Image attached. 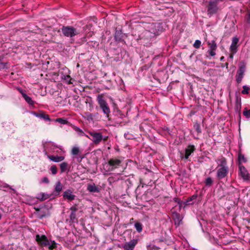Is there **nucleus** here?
<instances>
[{
  "label": "nucleus",
  "mask_w": 250,
  "mask_h": 250,
  "mask_svg": "<svg viewBox=\"0 0 250 250\" xmlns=\"http://www.w3.org/2000/svg\"><path fill=\"white\" fill-rule=\"evenodd\" d=\"M201 44V42L200 40H197L193 44V47L196 49H198L200 47Z\"/></svg>",
  "instance_id": "a19ab883"
},
{
  "label": "nucleus",
  "mask_w": 250,
  "mask_h": 250,
  "mask_svg": "<svg viewBox=\"0 0 250 250\" xmlns=\"http://www.w3.org/2000/svg\"><path fill=\"white\" fill-rule=\"evenodd\" d=\"M157 240L158 242H165V241H166V239L165 238L163 237L161 238L157 239Z\"/></svg>",
  "instance_id": "8fccbe9b"
},
{
  "label": "nucleus",
  "mask_w": 250,
  "mask_h": 250,
  "mask_svg": "<svg viewBox=\"0 0 250 250\" xmlns=\"http://www.w3.org/2000/svg\"><path fill=\"white\" fill-rule=\"evenodd\" d=\"M154 37L147 30H144L141 35L139 36L137 41L138 42L147 47L150 46L153 41Z\"/></svg>",
  "instance_id": "f257e3e1"
},
{
  "label": "nucleus",
  "mask_w": 250,
  "mask_h": 250,
  "mask_svg": "<svg viewBox=\"0 0 250 250\" xmlns=\"http://www.w3.org/2000/svg\"><path fill=\"white\" fill-rule=\"evenodd\" d=\"M119 180V178L117 176H110L107 179V181L110 185H111L114 182L118 181Z\"/></svg>",
  "instance_id": "7c9ffc66"
},
{
  "label": "nucleus",
  "mask_w": 250,
  "mask_h": 250,
  "mask_svg": "<svg viewBox=\"0 0 250 250\" xmlns=\"http://www.w3.org/2000/svg\"><path fill=\"white\" fill-rule=\"evenodd\" d=\"M216 162L218 163V167H228L227 166V160L225 157L223 156H221L220 158H218L216 160Z\"/></svg>",
  "instance_id": "4be33fe9"
},
{
  "label": "nucleus",
  "mask_w": 250,
  "mask_h": 250,
  "mask_svg": "<svg viewBox=\"0 0 250 250\" xmlns=\"http://www.w3.org/2000/svg\"><path fill=\"white\" fill-rule=\"evenodd\" d=\"M172 217L174 221L175 225L179 226L182 220V216L176 211H173L172 212Z\"/></svg>",
  "instance_id": "a211bd4d"
},
{
  "label": "nucleus",
  "mask_w": 250,
  "mask_h": 250,
  "mask_svg": "<svg viewBox=\"0 0 250 250\" xmlns=\"http://www.w3.org/2000/svg\"><path fill=\"white\" fill-rule=\"evenodd\" d=\"M164 129L166 130H167V131L169 130V129H168V128L167 127H166V128H164Z\"/></svg>",
  "instance_id": "680f3d73"
},
{
  "label": "nucleus",
  "mask_w": 250,
  "mask_h": 250,
  "mask_svg": "<svg viewBox=\"0 0 250 250\" xmlns=\"http://www.w3.org/2000/svg\"><path fill=\"white\" fill-rule=\"evenodd\" d=\"M243 115L246 116V118H250V109H247L246 107L243 111Z\"/></svg>",
  "instance_id": "79ce46f5"
},
{
  "label": "nucleus",
  "mask_w": 250,
  "mask_h": 250,
  "mask_svg": "<svg viewBox=\"0 0 250 250\" xmlns=\"http://www.w3.org/2000/svg\"><path fill=\"white\" fill-rule=\"evenodd\" d=\"M205 183L207 186L210 187L213 183V181H212L211 178L209 177H208L207 178H206V179L205 181Z\"/></svg>",
  "instance_id": "c9c22d12"
},
{
  "label": "nucleus",
  "mask_w": 250,
  "mask_h": 250,
  "mask_svg": "<svg viewBox=\"0 0 250 250\" xmlns=\"http://www.w3.org/2000/svg\"><path fill=\"white\" fill-rule=\"evenodd\" d=\"M239 42V39L237 37H234L232 39L231 44L230 46V51L233 54H235L237 51V43Z\"/></svg>",
  "instance_id": "6ab92c4d"
},
{
  "label": "nucleus",
  "mask_w": 250,
  "mask_h": 250,
  "mask_svg": "<svg viewBox=\"0 0 250 250\" xmlns=\"http://www.w3.org/2000/svg\"><path fill=\"white\" fill-rule=\"evenodd\" d=\"M21 93V94L22 97L24 98L25 101L30 105H33L35 104V102L31 97L27 95L25 93H24L22 90L20 91Z\"/></svg>",
  "instance_id": "393cba45"
},
{
  "label": "nucleus",
  "mask_w": 250,
  "mask_h": 250,
  "mask_svg": "<svg viewBox=\"0 0 250 250\" xmlns=\"http://www.w3.org/2000/svg\"><path fill=\"white\" fill-rule=\"evenodd\" d=\"M115 40L116 41L121 42H123V34L121 30H116L115 34Z\"/></svg>",
  "instance_id": "b1692460"
},
{
  "label": "nucleus",
  "mask_w": 250,
  "mask_h": 250,
  "mask_svg": "<svg viewBox=\"0 0 250 250\" xmlns=\"http://www.w3.org/2000/svg\"><path fill=\"white\" fill-rule=\"evenodd\" d=\"M151 33L154 37L159 35L163 31L162 24L160 22L152 23L149 27V30H147Z\"/></svg>",
  "instance_id": "423d86ee"
},
{
  "label": "nucleus",
  "mask_w": 250,
  "mask_h": 250,
  "mask_svg": "<svg viewBox=\"0 0 250 250\" xmlns=\"http://www.w3.org/2000/svg\"><path fill=\"white\" fill-rule=\"evenodd\" d=\"M5 67V64L4 62H0V69H3Z\"/></svg>",
  "instance_id": "09e8293b"
},
{
  "label": "nucleus",
  "mask_w": 250,
  "mask_h": 250,
  "mask_svg": "<svg viewBox=\"0 0 250 250\" xmlns=\"http://www.w3.org/2000/svg\"><path fill=\"white\" fill-rule=\"evenodd\" d=\"M238 165L239 164L242 165V163H246L247 162V160L246 158H245L244 154H243L241 152V150L240 149L238 151Z\"/></svg>",
  "instance_id": "cd10ccee"
},
{
  "label": "nucleus",
  "mask_w": 250,
  "mask_h": 250,
  "mask_svg": "<svg viewBox=\"0 0 250 250\" xmlns=\"http://www.w3.org/2000/svg\"><path fill=\"white\" fill-rule=\"evenodd\" d=\"M126 183H128L130 185H132V181H131V180L130 179V178H128V179L126 180Z\"/></svg>",
  "instance_id": "3c124183"
},
{
  "label": "nucleus",
  "mask_w": 250,
  "mask_h": 250,
  "mask_svg": "<svg viewBox=\"0 0 250 250\" xmlns=\"http://www.w3.org/2000/svg\"><path fill=\"white\" fill-rule=\"evenodd\" d=\"M60 167L61 173L66 171L67 170L69 171V169L70 168L68 164L66 162H63L60 164Z\"/></svg>",
  "instance_id": "bb28decb"
},
{
  "label": "nucleus",
  "mask_w": 250,
  "mask_h": 250,
  "mask_svg": "<svg viewBox=\"0 0 250 250\" xmlns=\"http://www.w3.org/2000/svg\"><path fill=\"white\" fill-rule=\"evenodd\" d=\"M89 134L90 136V138H89L93 143L96 145H99L103 139H104V137L102 135V134L100 132H98L96 131H92L89 132Z\"/></svg>",
  "instance_id": "1a4fd4ad"
},
{
  "label": "nucleus",
  "mask_w": 250,
  "mask_h": 250,
  "mask_svg": "<svg viewBox=\"0 0 250 250\" xmlns=\"http://www.w3.org/2000/svg\"><path fill=\"white\" fill-rule=\"evenodd\" d=\"M42 182L43 183L48 184L49 183V180L47 177H44L42 179Z\"/></svg>",
  "instance_id": "49530a36"
},
{
  "label": "nucleus",
  "mask_w": 250,
  "mask_h": 250,
  "mask_svg": "<svg viewBox=\"0 0 250 250\" xmlns=\"http://www.w3.org/2000/svg\"><path fill=\"white\" fill-rule=\"evenodd\" d=\"M62 195L64 199H67L69 201L74 200L76 197L75 195L72 194V191L70 189H67L65 191Z\"/></svg>",
  "instance_id": "412c9836"
},
{
  "label": "nucleus",
  "mask_w": 250,
  "mask_h": 250,
  "mask_svg": "<svg viewBox=\"0 0 250 250\" xmlns=\"http://www.w3.org/2000/svg\"><path fill=\"white\" fill-rule=\"evenodd\" d=\"M62 35L66 37L72 39L75 36L80 34V31L72 26L63 25L61 28Z\"/></svg>",
  "instance_id": "f03ea898"
},
{
  "label": "nucleus",
  "mask_w": 250,
  "mask_h": 250,
  "mask_svg": "<svg viewBox=\"0 0 250 250\" xmlns=\"http://www.w3.org/2000/svg\"><path fill=\"white\" fill-rule=\"evenodd\" d=\"M107 138H108L107 137H104V139H103V140L104 142H105V141H107Z\"/></svg>",
  "instance_id": "5fc2aeb1"
},
{
  "label": "nucleus",
  "mask_w": 250,
  "mask_h": 250,
  "mask_svg": "<svg viewBox=\"0 0 250 250\" xmlns=\"http://www.w3.org/2000/svg\"><path fill=\"white\" fill-rule=\"evenodd\" d=\"M207 44L209 47L207 53H208L209 55H207L206 57L210 59V57L214 56L216 55L215 51L217 49V44L214 40H212L211 42L208 41Z\"/></svg>",
  "instance_id": "9d476101"
},
{
  "label": "nucleus",
  "mask_w": 250,
  "mask_h": 250,
  "mask_svg": "<svg viewBox=\"0 0 250 250\" xmlns=\"http://www.w3.org/2000/svg\"><path fill=\"white\" fill-rule=\"evenodd\" d=\"M4 187H5V188H10V189H11L12 190H14L11 187H10L8 185H6V186H4Z\"/></svg>",
  "instance_id": "6e6d98bb"
},
{
  "label": "nucleus",
  "mask_w": 250,
  "mask_h": 250,
  "mask_svg": "<svg viewBox=\"0 0 250 250\" xmlns=\"http://www.w3.org/2000/svg\"><path fill=\"white\" fill-rule=\"evenodd\" d=\"M55 122H58V123H60L61 124H63V125H65V124H67L68 123V122L67 120L63 119L62 118H57L55 120Z\"/></svg>",
  "instance_id": "f704fd0d"
},
{
  "label": "nucleus",
  "mask_w": 250,
  "mask_h": 250,
  "mask_svg": "<svg viewBox=\"0 0 250 250\" xmlns=\"http://www.w3.org/2000/svg\"><path fill=\"white\" fill-rule=\"evenodd\" d=\"M126 135H127V134H126V133H125V134H124V136H125V138H127V139H129V138H128L127 137H126Z\"/></svg>",
  "instance_id": "bf43d9fd"
},
{
  "label": "nucleus",
  "mask_w": 250,
  "mask_h": 250,
  "mask_svg": "<svg viewBox=\"0 0 250 250\" xmlns=\"http://www.w3.org/2000/svg\"><path fill=\"white\" fill-rule=\"evenodd\" d=\"M234 54H233L232 52H231V54H230L229 57L231 58H233Z\"/></svg>",
  "instance_id": "13d9d810"
},
{
  "label": "nucleus",
  "mask_w": 250,
  "mask_h": 250,
  "mask_svg": "<svg viewBox=\"0 0 250 250\" xmlns=\"http://www.w3.org/2000/svg\"><path fill=\"white\" fill-rule=\"evenodd\" d=\"M138 242V239H133L130 241L126 242L123 246V248L125 250H133Z\"/></svg>",
  "instance_id": "4468645a"
},
{
  "label": "nucleus",
  "mask_w": 250,
  "mask_h": 250,
  "mask_svg": "<svg viewBox=\"0 0 250 250\" xmlns=\"http://www.w3.org/2000/svg\"><path fill=\"white\" fill-rule=\"evenodd\" d=\"M87 189L90 192L98 193L101 191V188L96 187L94 184L88 185Z\"/></svg>",
  "instance_id": "5701e85b"
},
{
  "label": "nucleus",
  "mask_w": 250,
  "mask_h": 250,
  "mask_svg": "<svg viewBox=\"0 0 250 250\" xmlns=\"http://www.w3.org/2000/svg\"><path fill=\"white\" fill-rule=\"evenodd\" d=\"M218 2L217 0H210L208 2L207 6V13L209 17H211L217 13L218 9Z\"/></svg>",
  "instance_id": "0eeeda50"
},
{
  "label": "nucleus",
  "mask_w": 250,
  "mask_h": 250,
  "mask_svg": "<svg viewBox=\"0 0 250 250\" xmlns=\"http://www.w3.org/2000/svg\"><path fill=\"white\" fill-rule=\"evenodd\" d=\"M135 228L136 230L138 232H141L143 230V225L142 224L139 222H136L134 225Z\"/></svg>",
  "instance_id": "473e14b6"
},
{
  "label": "nucleus",
  "mask_w": 250,
  "mask_h": 250,
  "mask_svg": "<svg viewBox=\"0 0 250 250\" xmlns=\"http://www.w3.org/2000/svg\"><path fill=\"white\" fill-rule=\"evenodd\" d=\"M224 59H225V58L224 56H222L221 58H220V61H224Z\"/></svg>",
  "instance_id": "4d7b16f0"
},
{
  "label": "nucleus",
  "mask_w": 250,
  "mask_h": 250,
  "mask_svg": "<svg viewBox=\"0 0 250 250\" xmlns=\"http://www.w3.org/2000/svg\"><path fill=\"white\" fill-rule=\"evenodd\" d=\"M122 161L117 158H113L108 160L105 165L107 172L111 171L122 166Z\"/></svg>",
  "instance_id": "39448f33"
},
{
  "label": "nucleus",
  "mask_w": 250,
  "mask_h": 250,
  "mask_svg": "<svg viewBox=\"0 0 250 250\" xmlns=\"http://www.w3.org/2000/svg\"><path fill=\"white\" fill-rule=\"evenodd\" d=\"M49 197L50 196L48 194H45L44 193H42L38 194V196L37 198L38 200L41 201H43L49 198Z\"/></svg>",
  "instance_id": "c756f323"
},
{
  "label": "nucleus",
  "mask_w": 250,
  "mask_h": 250,
  "mask_svg": "<svg viewBox=\"0 0 250 250\" xmlns=\"http://www.w3.org/2000/svg\"><path fill=\"white\" fill-rule=\"evenodd\" d=\"M80 152L79 148L77 147H73L71 150V153L74 155H78Z\"/></svg>",
  "instance_id": "ea45409f"
},
{
  "label": "nucleus",
  "mask_w": 250,
  "mask_h": 250,
  "mask_svg": "<svg viewBox=\"0 0 250 250\" xmlns=\"http://www.w3.org/2000/svg\"><path fill=\"white\" fill-rule=\"evenodd\" d=\"M243 90L241 91L242 94H248L249 93V90L250 89V87L247 86V85H244L243 86Z\"/></svg>",
  "instance_id": "4c0bfd02"
},
{
  "label": "nucleus",
  "mask_w": 250,
  "mask_h": 250,
  "mask_svg": "<svg viewBox=\"0 0 250 250\" xmlns=\"http://www.w3.org/2000/svg\"><path fill=\"white\" fill-rule=\"evenodd\" d=\"M197 197V194H194L190 197L188 198L185 202H184V206H187L188 205H191L193 204V202L191 203L192 201L195 200Z\"/></svg>",
  "instance_id": "c85d7f7f"
},
{
  "label": "nucleus",
  "mask_w": 250,
  "mask_h": 250,
  "mask_svg": "<svg viewBox=\"0 0 250 250\" xmlns=\"http://www.w3.org/2000/svg\"><path fill=\"white\" fill-rule=\"evenodd\" d=\"M84 157V156H81L80 157H78V162H81L82 161V160Z\"/></svg>",
  "instance_id": "603ef678"
},
{
  "label": "nucleus",
  "mask_w": 250,
  "mask_h": 250,
  "mask_svg": "<svg viewBox=\"0 0 250 250\" xmlns=\"http://www.w3.org/2000/svg\"><path fill=\"white\" fill-rule=\"evenodd\" d=\"M125 232H129L130 233H131V231L129 230H126Z\"/></svg>",
  "instance_id": "052dcab7"
},
{
  "label": "nucleus",
  "mask_w": 250,
  "mask_h": 250,
  "mask_svg": "<svg viewBox=\"0 0 250 250\" xmlns=\"http://www.w3.org/2000/svg\"><path fill=\"white\" fill-rule=\"evenodd\" d=\"M31 113L35 115L36 117H38L40 119H42L44 121H50L51 119L48 114H46L44 112L40 111L39 113L35 111H32Z\"/></svg>",
  "instance_id": "f3484780"
},
{
  "label": "nucleus",
  "mask_w": 250,
  "mask_h": 250,
  "mask_svg": "<svg viewBox=\"0 0 250 250\" xmlns=\"http://www.w3.org/2000/svg\"><path fill=\"white\" fill-rule=\"evenodd\" d=\"M241 98L238 95L235 96V105L234 110L235 112L238 114L239 117L241 118Z\"/></svg>",
  "instance_id": "ddd939ff"
},
{
  "label": "nucleus",
  "mask_w": 250,
  "mask_h": 250,
  "mask_svg": "<svg viewBox=\"0 0 250 250\" xmlns=\"http://www.w3.org/2000/svg\"><path fill=\"white\" fill-rule=\"evenodd\" d=\"M228 63H226V66H228Z\"/></svg>",
  "instance_id": "e2e57ef3"
},
{
  "label": "nucleus",
  "mask_w": 250,
  "mask_h": 250,
  "mask_svg": "<svg viewBox=\"0 0 250 250\" xmlns=\"http://www.w3.org/2000/svg\"><path fill=\"white\" fill-rule=\"evenodd\" d=\"M229 173L228 167H222L218 169L216 177L218 179L220 180L227 176Z\"/></svg>",
  "instance_id": "f8f14e48"
},
{
  "label": "nucleus",
  "mask_w": 250,
  "mask_h": 250,
  "mask_svg": "<svg viewBox=\"0 0 250 250\" xmlns=\"http://www.w3.org/2000/svg\"><path fill=\"white\" fill-rule=\"evenodd\" d=\"M239 170L241 177L244 180H248L250 178V175L245 167L242 165H239Z\"/></svg>",
  "instance_id": "2eb2a0df"
},
{
  "label": "nucleus",
  "mask_w": 250,
  "mask_h": 250,
  "mask_svg": "<svg viewBox=\"0 0 250 250\" xmlns=\"http://www.w3.org/2000/svg\"><path fill=\"white\" fill-rule=\"evenodd\" d=\"M97 100L100 108L102 110V111L105 115L106 117L108 118L110 113V109L108 104L104 99V95L102 94L98 95Z\"/></svg>",
  "instance_id": "7ed1b4c3"
},
{
  "label": "nucleus",
  "mask_w": 250,
  "mask_h": 250,
  "mask_svg": "<svg viewBox=\"0 0 250 250\" xmlns=\"http://www.w3.org/2000/svg\"><path fill=\"white\" fill-rule=\"evenodd\" d=\"M173 201L177 203V204L179 205V210H181V208L182 207L183 205H184V202L183 201H181V199L179 198L174 197L173 198Z\"/></svg>",
  "instance_id": "2f4dec72"
},
{
  "label": "nucleus",
  "mask_w": 250,
  "mask_h": 250,
  "mask_svg": "<svg viewBox=\"0 0 250 250\" xmlns=\"http://www.w3.org/2000/svg\"><path fill=\"white\" fill-rule=\"evenodd\" d=\"M36 240L41 246L48 247L50 250H53L56 248V244L54 242V243L51 245L45 235L40 236L39 234H37L36 236Z\"/></svg>",
  "instance_id": "20e7f679"
},
{
  "label": "nucleus",
  "mask_w": 250,
  "mask_h": 250,
  "mask_svg": "<svg viewBox=\"0 0 250 250\" xmlns=\"http://www.w3.org/2000/svg\"><path fill=\"white\" fill-rule=\"evenodd\" d=\"M48 158L54 162H60L64 159V157L62 156L48 155Z\"/></svg>",
  "instance_id": "a878e982"
},
{
  "label": "nucleus",
  "mask_w": 250,
  "mask_h": 250,
  "mask_svg": "<svg viewBox=\"0 0 250 250\" xmlns=\"http://www.w3.org/2000/svg\"><path fill=\"white\" fill-rule=\"evenodd\" d=\"M62 189V186L60 181H58L55 186L54 190L53 192V195L57 196L60 195Z\"/></svg>",
  "instance_id": "aec40b11"
},
{
  "label": "nucleus",
  "mask_w": 250,
  "mask_h": 250,
  "mask_svg": "<svg viewBox=\"0 0 250 250\" xmlns=\"http://www.w3.org/2000/svg\"><path fill=\"white\" fill-rule=\"evenodd\" d=\"M69 217L70 221L72 223H78V219L76 217V213L71 212Z\"/></svg>",
  "instance_id": "72a5a7b5"
},
{
  "label": "nucleus",
  "mask_w": 250,
  "mask_h": 250,
  "mask_svg": "<svg viewBox=\"0 0 250 250\" xmlns=\"http://www.w3.org/2000/svg\"><path fill=\"white\" fill-rule=\"evenodd\" d=\"M195 149H196L194 145H189L185 149V155H184L183 153L181 152V158L182 159H185L186 160H188L189 158V156L191 154V153H193Z\"/></svg>",
  "instance_id": "9b49d317"
},
{
  "label": "nucleus",
  "mask_w": 250,
  "mask_h": 250,
  "mask_svg": "<svg viewBox=\"0 0 250 250\" xmlns=\"http://www.w3.org/2000/svg\"><path fill=\"white\" fill-rule=\"evenodd\" d=\"M71 210V212L76 213V211H78V206L76 204L73 205L70 208Z\"/></svg>",
  "instance_id": "a18cd8bd"
},
{
  "label": "nucleus",
  "mask_w": 250,
  "mask_h": 250,
  "mask_svg": "<svg viewBox=\"0 0 250 250\" xmlns=\"http://www.w3.org/2000/svg\"><path fill=\"white\" fill-rule=\"evenodd\" d=\"M41 209H42V208H35V209L37 212H39Z\"/></svg>",
  "instance_id": "864d4df0"
},
{
  "label": "nucleus",
  "mask_w": 250,
  "mask_h": 250,
  "mask_svg": "<svg viewBox=\"0 0 250 250\" xmlns=\"http://www.w3.org/2000/svg\"><path fill=\"white\" fill-rule=\"evenodd\" d=\"M50 170L53 175H55L58 172V168L56 165H53L50 167Z\"/></svg>",
  "instance_id": "58836bf2"
},
{
  "label": "nucleus",
  "mask_w": 250,
  "mask_h": 250,
  "mask_svg": "<svg viewBox=\"0 0 250 250\" xmlns=\"http://www.w3.org/2000/svg\"><path fill=\"white\" fill-rule=\"evenodd\" d=\"M73 128L75 131L78 132L80 135H82L83 134H84V132L83 131V130L81 128H80L79 127H78L76 126H74L73 127Z\"/></svg>",
  "instance_id": "c03bdc74"
},
{
  "label": "nucleus",
  "mask_w": 250,
  "mask_h": 250,
  "mask_svg": "<svg viewBox=\"0 0 250 250\" xmlns=\"http://www.w3.org/2000/svg\"><path fill=\"white\" fill-rule=\"evenodd\" d=\"M246 69V64L244 62L241 63L239 65V68L236 75V81L238 84L242 82Z\"/></svg>",
  "instance_id": "6e6552de"
},
{
  "label": "nucleus",
  "mask_w": 250,
  "mask_h": 250,
  "mask_svg": "<svg viewBox=\"0 0 250 250\" xmlns=\"http://www.w3.org/2000/svg\"><path fill=\"white\" fill-rule=\"evenodd\" d=\"M85 117L88 120H92L93 119V116L91 113L89 112H85Z\"/></svg>",
  "instance_id": "37998d69"
},
{
  "label": "nucleus",
  "mask_w": 250,
  "mask_h": 250,
  "mask_svg": "<svg viewBox=\"0 0 250 250\" xmlns=\"http://www.w3.org/2000/svg\"><path fill=\"white\" fill-rule=\"evenodd\" d=\"M246 20L247 23H250V12H248V13L246 15Z\"/></svg>",
  "instance_id": "de8ad7c7"
},
{
  "label": "nucleus",
  "mask_w": 250,
  "mask_h": 250,
  "mask_svg": "<svg viewBox=\"0 0 250 250\" xmlns=\"http://www.w3.org/2000/svg\"><path fill=\"white\" fill-rule=\"evenodd\" d=\"M194 128L198 133L201 132V129L199 123H195L194 125Z\"/></svg>",
  "instance_id": "e433bc0d"
},
{
  "label": "nucleus",
  "mask_w": 250,
  "mask_h": 250,
  "mask_svg": "<svg viewBox=\"0 0 250 250\" xmlns=\"http://www.w3.org/2000/svg\"><path fill=\"white\" fill-rule=\"evenodd\" d=\"M35 214L37 217L40 219L50 215L49 209L45 207H42V209L39 212L35 213Z\"/></svg>",
  "instance_id": "dca6fc26"
}]
</instances>
